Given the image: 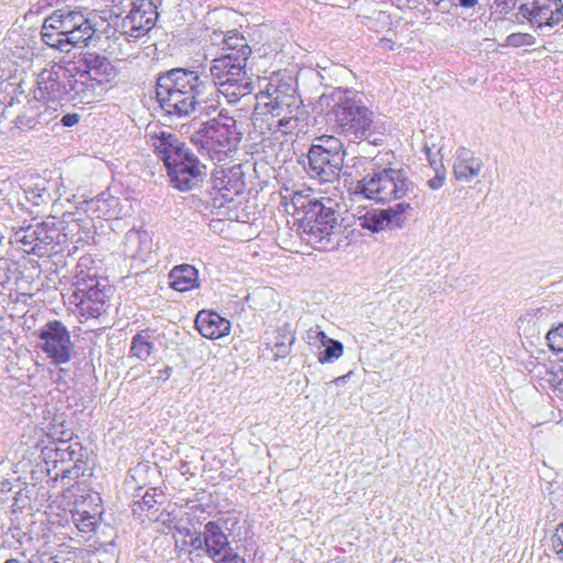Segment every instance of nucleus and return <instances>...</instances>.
<instances>
[{
	"mask_svg": "<svg viewBox=\"0 0 563 563\" xmlns=\"http://www.w3.org/2000/svg\"><path fill=\"white\" fill-rule=\"evenodd\" d=\"M207 88L208 84L197 70L174 68L158 77L156 96L168 113L187 115L195 110Z\"/></svg>",
	"mask_w": 563,
	"mask_h": 563,
	"instance_id": "f257e3e1",
	"label": "nucleus"
},
{
	"mask_svg": "<svg viewBox=\"0 0 563 563\" xmlns=\"http://www.w3.org/2000/svg\"><path fill=\"white\" fill-rule=\"evenodd\" d=\"M95 27L86 15L76 10L58 9L42 25V41L59 52L69 53L74 47L86 46Z\"/></svg>",
	"mask_w": 563,
	"mask_h": 563,
	"instance_id": "f03ea898",
	"label": "nucleus"
},
{
	"mask_svg": "<svg viewBox=\"0 0 563 563\" xmlns=\"http://www.w3.org/2000/svg\"><path fill=\"white\" fill-rule=\"evenodd\" d=\"M283 205L296 218L299 229L316 240L330 236L336 227L333 208L325 206L323 199L313 197L311 189L284 196Z\"/></svg>",
	"mask_w": 563,
	"mask_h": 563,
	"instance_id": "7ed1b4c3",
	"label": "nucleus"
},
{
	"mask_svg": "<svg viewBox=\"0 0 563 563\" xmlns=\"http://www.w3.org/2000/svg\"><path fill=\"white\" fill-rule=\"evenodd\" d=\"M92 261L81 257L76 266L74 290L70 303L81 318L91 319L100 317L107 308L108 295L106 286L96 267L89 266Z\"/></svg>",
	"mask_w": 563,
	"mask_h": 563,
	"instance_id": "20e7f679",
	"label": "nucleus"
},
{
	"mask_svg": "<svg viewBox=\"0 0 563 563\" xmlns=\"http://www.w3.org/2000/svg\"><path fill=\"white\" fill-rule=\"evenodd\" d=\"M253 123L263 129V123L276 119V115L292 114L303 110L305 104L296 89L279 77H272L265 90L256 95Z\"/></svg>",
	"mask_w": 563,
	"mask_h": 563,
	"instance_id": "39448f33",
	"label": "nucleus"
},
{
	"mask_svg": "<svg viewBox=\"0 0 563 563\" xmlns=\"http://www.w3.org/2000/svg\"><path fill=\"white\" fill-rule=\"evenodd\" d=\"M85 69L78 71L77 78L69 85L75 96L87 103L91 99L110 90L118 77V69L111 60L97 53H87L82 58Z\"/></svg>",
	"mask_w": 563,
	"mask_h": 563,
	"instance_id": "423d86ee",
	"label": "nucleus"
},
{
	"mask_svg": "<svg viewBox=\"0 0 563 563\" xmlns=\"http://www.w3.org/2000/svg\"><path fill=\"white\" fill-rule=\"evenodd\" d=\"M191 141L209 152L222 153L231 151L235 148L240 141L236 121L228 111L222 110L216 118L205 122L192 134Z\"/></svg>",
	"mask_w": 563,
	"mask_h": 563,
	"instance_id": "0eeeda50",
	"label": "nucleus"
},
{
	"mask_svg": "<svg viewBox=\"0 0 563 563\" xmlns=\"http://www.w3.org/2000/svg\"><path fill=\"white\" fill-rule=\"evenodd\" d=\"M356 192L376 202L401 199L409 190V180L399 169L385 168L357 181Z\"/></svg>",
	"mask_w": 563,
	"mask_h": 563,
	"instance_id": "6e6552de",
	"label": "nucleus"
},
{
	"mask_svg": "<svg viewBox=\"0 0 563 563\" xmlns=\"http://www.w3.org/2000/svg\"><path fill=\"white\" fill-rule=\"evenodd\" d=\"M246 60L220 55L212 59L210 76L216 86L227 96L235 99L252 92V81L246 73Z\"/></svg>",
	"mask_w": 563,
	"mask_h": 563,
	"instance_id": "1a4fd4ad",
	"label": "nucleus"
},
{
	"mask_svg": "<svg viewBox=\"0 0 563 563\" xmlns=\"http://www.w3.org/2000/svg\"><path fill=\"white\" fill-rule=\"evenodd\" d=\"M345 152L343 143L333 135L318 137L308 153L309 169L313 177L322 181H332L338 178L343 164Z\"/></svg>",
	"mask_w": 563,
	"mask_h": 563,
	"instance_id": "9d476101",
	"label": "nucleus"
},
{
	"mask_svg": "<svg viewBox=\"0 0 563 563\" xmlns=\"http://www.w3.org/2000/svg\"><path fill=\"white\" fill-rule=\"evenodd\" d=\"M195 550H202L214 563H246L229 541L228 534L216 521H209L191 541Z\"/></svg>",
	"mask_w": 563,
	"mask_h": 563,
	"instance_id": "9b49d317",
	"label": "nucleus"
},
{
	"mask_svg": "<svg viewBox=\"0 0 563 563\" xmlns=\"http://www.w3.org/2000/svg\"><path fill=\"white\" fill-rule=\"evenodd\" d=\"M40 349L55 365L68 363L71 358V339L66 325L59 320L45 323L38 331Z\"/></svg>",
	"mask_w": 563,
	"mask_h": 563,
	"instance_id": "f8f14e48",
	"label": "nucleus"
},
{
	"mask_svg": "<svg viewBox=\"0 0 563 563\" xmlns=\"http://www.w3.org/2000/svg\"><path fill=\"white\" fill-rule=\"evenodd\" d=\"M71 62L60 60L44 68L37 79L36 98L44 102L60 101L68 93L65 82Z\"/></svg>",
	"mask_w": 563,
	"mask_h": 563,
	"instance_id": "ddd939ff",
	"label": "nucleus"
},
{
	"mask_svg": "<svg viewBox=\"0 0 563 563\" xmlns=\"http://www.w3.org/2000/svg\"><path fill=\"white\" fill-rule=\"evenodd\" d=\"M331 120L338 130L352 132L363 136L372 125L371 113L366 108L356 106L351 100L336 104L332 111Z\"/></svg>",
	"mask_w": 563,
	"mask_h": 563,
	"instance_id": "4468645a",
	"label": "nucleus"
},
{
	"mask_svg": "<svg viewBox=\"0 0 563 563\" xmlns=\"http://www.w3.org/2000/svg\"><path fill=\"white\" fill-rule=\"evenodd\" d=\"M128 8L123 26L131 36L139 37L154 26L157 12L151 0H131Z\"/></svg>",
	"mask_w": 563,
	"mask_h": 563,
	"instance_id": "2eb2a0df",
	"label": "nucleus"
},
{
	"mask_svg": "<svg viewBox=\"0 0 563 563\" xmlns=\"http://www.w3.org/2000/svg\"><path fill=\"white\" fill-rule=\"evenodd\" d=\"M165 164L175 187L180 190L191 188L192 181L200 176V163L187 150L177 158L168 157Z\"/></svg>",
	"mask_w": 563,
	"mask_h": 563,
	"instance_id": "dca6fc26",
	"label": "nucleus"
},
{
	"mask_svg": "<svg viewBox=\"0 0 563 563\" xmlns=\"http://www.w3.org/2000/svg\"><path fill=\"white\" fill-rule=\"evenodd\" d=\"M522 10L529 21L539 27L552 26L563 19L562 0H527Z\"/></svg>",
	"mask_w": 563,
	"mask_h": 563,
	"instance_id": "f3484780",
	"label": "nucleus"
},
{
	"mask_svg": "<svg viewBox=\"0 0 563 563\" xmlns=\"http://www.w3.org/2000/svg\"><path fill=\"white\" fill-rule=\"evenodd\" d=\"M307 119V111L299 110L292 114L276 115V119L263 123L262 133H269L275 140H292L301 129V123Z\"/></svg>",
	"mask_w": 563,
	"mask_h": 563,
	"instance_id": "a211bd4d",
	"label": "nucleus"
},
{
	"mask_svg": "<svg viewBox=\"0 0 563 563\" xmlns=\"http://www.w3.org/2000/svg\"><path fill=\"white\" fill-rule=\"evenodd\" d=\"M195 328L206 339L218 340L231 331V322L213 310H201L195 319Z\"/></svg>",
	"mask_w": 563,
	"mask_h": 563,
	"instance_id": "6ab92c4d",
	"label": "nucleus"
},
{
	"mask_svg": "<svg viewBox=\"0 0 563 563\" xmlns=\"http://www.w3.org/2000/svg\"><path fill=\"white\" fill-rule=\"evenodd\" d=\"M213 188L224 201H233L245 188L242 173L239 169H221L213 174Z\"/></svg>",
	"mask_w": 563,
	"mask_h": 563,
	"instance_id": "aec40b11",
	"label": "nucleus"
},
{
	"mask_svg": "<svg viewBox=\"0 0 563 563\" xmlns=\"http://www.w3.org/2000/svg\"><path fill=\"white\" fill-rule=\"evenodd\" d=\"M482 170V162L473 152L464 147L460 148L453 165V173L456 179L470 181L478 176Z\"/></svg>",
	"mask_w": 563,
	"mask_h": 563,
	"instance_id": "412c9836",
	"label": "nucleus"
},
{
	"mask_svg": "<svg viewBox=\"0 0 563 563\" xmlns=\"http://www.w3.org/2000/svg\"><path fill=\"white\" fill-rule=\"evenodd\" d=\"M152 144L164 164L169 163L168 157L177 158L186 151L185 144L175 134L166 131L154 134L152 136Z\"/></svg>",
	"mask_w": 563,
	"mask_h": 563,
	"instance_id": "4be33fe9",
	"label": "nucleus"
},
{
	"mask_svg": "<svg viewBox=\"0 0 563 563\" xmlns=\"http://www.w3.org/2000/svg\"><path fill=\"white\" fill-rule=\"evenodd\" d=\"M169 285L173 289L184 292L199 286V274L195 266L181 264L175 266L168 275Z\"/></svg>",
	"mask_w": 563,
	"mask_h": 563,
	"instance_id": "5701e85b",
	"label": "nucleus"
},
{
	"mask_svg": "<svg viewBox=\"0 0 563 563\" xmlns=\"http://www.w3.org/2000/svg\"><path fill=\"white\" fill-rule=\"evenodd\" d=\"M221 49L223 52L221 55H230L232 58L246 62L252 54V48L245 36L235 30L225 33Z\"/></svg>",
	"mask_w": 563,
	"mask_h": 563,
	"instance_id": "b1692460",
	"label": "nucleus"
},
{
	"mask_svg": "<svg viewBox=\"0 0 563 563\" xmlns=\"http://www.w3.org/2000/svg\"><path fill=\"white\" fill-rule=\"evenodd\" d=\"M154 350L151 329L139 331L131 340L130 355L140 361H147Z\"/></svg>",
	"mask_w": 563,
	"mask_h": 563,
	"instance_id": "393cba45",
	"label": "nucleus"
},
{
	"mask_svg": "<svg viewBox=\"0 0 563 563\" xmlns=\"http://www.w3.org/2000/svg\"><path fill=\"white\" fill-rule=\"evenodd\" d=\"M358 220L360 225L363 229H367L372 232L383 231L388 224H390L386 209L367 211L365 214L360 217Z\"/></svg>",
	"mask_w": 563,
	"mask_h": 563,
	"instance_id": "a878e982",
	"label": "nucleus"
},
{
	"mask_svg": "<svg viewBox=\"0 0 563 563\" xmlns=\"http://www.w3.org/2000/svg\"><path fill=\"white\" fill-rule=\"evenodd\" d=\"M74 522L79 532L89 534L96 532L98 520L88 511H78L74 515Z\"/></svg>",
	"mask_w": 563,
	"mask_h": 563,
	"instance_id": "bb28decb",
	"label": "nucleus"
},
{
	"mask_svg": "<svg viewBox=\"0 0 563 563\" xmlns=\"http://www.w3.org/2000/svg\"><path fill=\"white\" fill-rule=\"evenodd\" d=\"M547 380L551 388L559 394L563 395V364L558 363L552 365L547 371Z\"/></svg>",
	"mask_w": 563,
	"mask_h": 563,
	"instance_id": "cd10ccee",
	"label": "nucleus"
},
{
	"mask_svg": "<svg viewBox=\"0 0 563 563\" xmlns=\"http://www.w3.org/2000/svg\"><path fill=\"white\" fill-rule=\"evenodd\" d=\"M412 210L413 209L410 203L399 202L394 207L386 209V212L388 213L390 223L395 222L397 225H401L406 220V216L410 214Z\"/></svg>",
	"mask_w": 563,
	"mask_h": 563,
	"instance_id": "c85d7f7f",
	"label": "nucleus"
},
{
	"mask_svg": "<svg viewBox=\"0 0 563 563\" xmlns=\"http://www.w3.org/2000/svg\"><path fill=\"white\" fill-rule=\"evenodd\" d=\"M429 163L431 167L434 169L435 175L434 177L429 179L428 184L431 189L437 190L444 185L446 170L442 161L432 159L429 156Z\"/></svg>",
	"mask_w": 563,
	"mask_h": 563,
	"instance_id": "c756f323",
	"label": "nucleus"
},
{
	"mask_svg": "<svg viewBox=\"0 0 563 563\" xmlns=\"http://www.w3.org/2000/svg\"><path fill=\"white\" fill-rule=\"evenodd\" d=\"M325 351L319 355V362L324 364L331 362L332 360H338L343 354V344L336 340H332L329 344L325 345Z\"/></svg>",
	"mask_w": 563,
	"mask_h": 563,
	"instance_id": "7c9ffc66",
	"label": "nucleus"
},
{
	"mask_svg": "<svg viewBox=\"0 0 563 563\" xmlns=\"http://www.w3.org/2000/svg\"><path fill=\"white\" fill-rule=\"evenodd\" d=\"M536 38L529 33H511L506 37L505 45L511 47H522L534 45Z\"/></svg>",
	"mask_w": 563,
	"mask_h": 563,
	"instance_id": "2f4dec72",
	"label": "nucleus"
},
{
	"mask_svg": "<svg viewBox=\"0 0 563 563\" xmlns=\"http://www.w3.org/2000/svg\"><path fill=\"white\" fill-rule=\"evenodd\" d=\"M547 341L552 351L563 352V323L548 332Z\"/></svg>",
	"mask_w": 563,
	"mask_h": 563,
	"instance_id": "473e14b6",
	"label": "nucleus"
},
{
	"mask_svg": "<svg viewBox=\"0 0 563 563\" xmlns=\"http://www.w3.org/2000/svg\"><path fill=\"white\" fill-rule=\"evenodd\" d=\"M550 542L553 552L563 561V521L554 529Z\"/></svg>",
	"mask_w": 563,
	"mask_h": 563,
	"instance_id": "72a5a7b5",
	"label": "nucleus"
},
{
	"mask_svg": "<svg viewBox=\"0 0 563 563\" xmlns=\"http://www.w3.org/2000/svg\"><path fill=\"white\" fill-rule=\"evenodd\" d=\"M155 494L146 492L141 501L139 503L141 508H153L156 505Z\"/></svg>",
	"mask_w": 563,
	"mask_h": 563,
	"instance_id": "f704fd0d",
	"label": "nucleus"
},
{
	"mask_svg": "<svg viewBox=\"0 0 563 563\" xmlns=\"http://www.w3.org/2000/svg\"><path fill=\"white\" fill-rule=\"evenodd\" d=\"M79 114L78 113H67L62 118V123L64 126L70 128L76 125L79 122Z\"/></svg>",
	"mask_w": 563,
	"mask_h": 563,
	"instance_id": "c9c22d12",
	"label": "nucleus"
},
{
	"mask_svg": "<svg viewBox=\"0 0 563 563\" xmlns=\"http://www.w3.org/2000/svg\"><path fill=\"white\" fill-rule=\"evenodd\" d=\"M316 338L319 340V342L322 344V345H327L329 344L333 339H330L328 338V335L325 334V332L323 330H320L318 328L317 330V335Z\"/></svg>",
	"mask_w": 563,
	"mask_h": 563,
	"instance_id": "e433bc0d",
	"label": "nucleus"
},
{
	"mask_svg": "<svg viewBox=\"0 0 563 563\" xmlns=\"http://www.w3.org/2000/svg\"><path fill=\"white\" fill-rule=\"evenodd\" d=\"M113 7H118L122 13L125 8L130 4L131 0H110Z\"/></svg>",
	"mask_w": 563,
	"mask_h": 563,
	"instance_id": "4c0bfd02",
	"label": "nucleus"
},
{
	"mask_svg": "<svg viewBox=\"0 0 563 563\" xmlns=\"http://www.w3.org/2000/svg\"><path fill=\"white\" fill-rule=\"evenodd\" d=\"M380 45L385 49H393V47H394L393 41L390 38H386V37L380 40Z\"/></svg>",
	"mask_w": 563,
	"mask_h": 563,
	"instance_id": "58836bf2",
	"label": "nucleus"
},
{
	"mask_svg": "<svg viewBox=\"0 0 563 563\" xmlns=\"http://www.w3.org/2000/svg\"><path fill=\"white\" fill-rule=\"evenodd\" d=\"M460 4L465 8H473L477 4L478 0H459Z\"/></svg>",
	"mask_w": 563,
	"mask_h": 563,
	"instance_id": "ea45409f",
	"label": "nucleus"
},
{
	"mask_svg": "<svg viewBox=\"0 0 563 563\" xmlns=\"http://www.w3.org/2000/svg\"><path fill=\"white\" fill-rule=\"evenodd\" d=\"M170 372H172L170 367H166L164 371H162L163 375H166V376H169Z\"/></svg>",
	"mask_w": 563,
	"mask_h": 563,
	"instance_id": "a19ab883",
	"label": "nucleus"
},
{
	"mask_svg": "<svg viewBox=\"0 0 563 563\" xmlns=\"http://www.w3.org/2000/svg\"><path fill=\"white\" fill-rule=\"evenodd\" d=\"M42 454H44V456H45L44 459H45V460H46L47 457H49V456L47 455V453H46V451H45V450H43V451H42Z\"/></svg>",
	"mask_w": 563,
	"mask_h": 563,
	"instance_id": "79ce46f5",
	"label": "nucleus"
},
{
	"mask_svg": "<svg viewBox=\"0 0 563 563\" xmlns=\"http://www.w3.org/2000/svg\"><path fill=\"white\" fill-rule=\"evenodd\" d=\"M59 451H60L59 449L55 450L56 455H58Z\"/></svg>",
	"mask_w": 563,
	"mask_h": 563,
	"instance_id": "37998d69",
	"label": "nucleus"
}]
</instances>
